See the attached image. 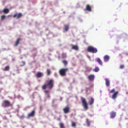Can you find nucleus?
Masks as SVG:
<instances>
[{
	"mask_svg": "<svg viewBox=\"0 0 128 128\" xmlns=\"http://www.w3.org/2000/svg\"><path fill=\"white\" fill-rule=\"evenodd\" d=\"M6 18V16L4 15H2L1 17V20H3L5 19Z\"/></svg>",
	"mask_w": 128,
	"mask_h": 128,
	"instance_id": "nucleus-28",
	"label": "nucleus"
},
{
	"mask_svg": "<svg viewBox=\"0 0 128 128\" xmlns=\"http://www.w3.org/2000/svg\"><path fill=\"white\" fill-rule=\"evenodd\" d=\"M43 76L42 73L40 72H37L36 75V76L38 78H40Z\"/></svg>",
	"mask_w": 128,
	"mask_h": 128,
	"instance_id": "nucleus-13",
	"label": "nucleus"
},
{
	"mask_svg": "<svg viewBox=\"0 0 128 128\" xmlns=\"http://www.w3.org/2000/svg\"><path fill=\"white\" fill-rule=\"evenodd\" d=\"M46 84L44 85L42 87L43 90H45L47 86L48 87L49 89H51L53 87L54 84V81L52 79H50L46 81Z\"/></svg>",
	"mask_w": 128,
	"mask_h": 128,
	"instance_id": "nucleus-1",
	"label": "nucleus"
},
{
	"mask_svg": "<svg viewBox=\"0 0 128 128\" xmlns=\"http://www.w3.org/2000/svg\"><path fill=\"white\" fill-rule=\"evenodd\" d=\"M86 120L87 125L88 126H90V121L87 118L86 119Z\"/></svg>",
	"mask_w": 128,
	"mask_h": 128,
	"instance_id": "nucleus-23",
	"label": "nucleus"
},
{
	"mask_svg": "<svg viewBox=\"0 0 128 128\" xmlns=\"http://www.w3.org/2000/svg\"><path fill=\"white\" fill-rule=\"evenodd\" d=\"M104 60L105 62H107L108 61L109 58V57L108 55L105 56L104 58Z\"/></svg>",
	"mask_w": 128,
	"mask_h": 128,
	"instance_id": "nucleus-15",
	"label": "nucleus"
},
{
	"mask_svg": "<svg viewBox=\"0 0 128 128\" xmlns=\"http://www.w3.org/2000/svg\"><path fill=\"white\" fill-rule=\"evenodd\" d=\"M71 46H72V49L76 50H78V47L77 46L74 45L72 44H71Z\"/></svg>",
	"mask_w": 128,
	"mask_h": 128,
	"instance_id": "nucleus-11",
	"label": "nucleus"
},
{
	"mask_svg": "<svg viewBox=\"0 0 128 128\" xmlns=\"http://www.w3.org/2000/svg\"><path fill=\"white\" fill-rule=\"evenodd\" d=\"M94 102V99L92 97L90 98V100L89 102V104L90 105H91Z\"/></svg>",
	"mask_w": 128,
	"mask_h": 128,
	"instance_id": "nucleus-18",
	"label": "nucleus"
},
{
	"mask_svg": "<svg viewBox=\"0 0 128 128\" xmlns=\"http://www.w3.org/2000/svg\"><path fill=\"white\" fill-rule=\"evenodd\" d=\"M50 97V96L49 95V94H47V97L48 98H49Z\"/></svg>",
	"mask_w": 128,
	"mask_h": 128,
	"instance_id": "nucleus-33",
	"label": "nucleus"
},
{
	"mask_svg": "<svg viewBox=\"0 0 128 128\" xmlns=\"http://www.w3.org/2000/svg\"><path fill=\"white\" fill-rule=\"evenodd\" d=\"M35 112L34 110H32L31 112L28 114L27 116V118H29L31 117H34V115Z\"/></svg>",
	"mask_w": 128,
	"mask_h": 128,
	"instance_id": "nucleus-7",
	"label": "nucleus"
},
{
	"mask_svg": "<svg viewBox=\"0 0 128 128\" xmlns=\"http://www.w3.org/2000/svg\"><path fill=\"white\" fill-rule=\"evenodd\" d=\"M64 30L65 31H67L68 29L69 25H66L64 26Z\"/></svg>",
	"mask_w": 128,
	"mask_h": 128,
	"instance_id": "nucleus-20",
	"label": "nucleus"
},
{
	"mask_svg": "<svg viewBox=\"0 0 128 128\" xmlns=\"http://www.w3.org/2000/svg\"><path fill=\"white\" fill-rule=\"evenodd\" d=\"M88 52L92 53H96L98 52L97 49L91 46H88L87 48Z\"/></svg>",
	"mask_w": 128,
	"mask_h": 128,
	"instance_id": "nucleus-2",
	"label": "nucleus"
},
{
	"mask_svg": "<svg viewBox=\"0 0 128 128\" xmlns=\"http://www.w3.org/2000/svg\"><path fill=\"white\" fill-rule=\"evenodd\" d=\"M91 70V68H90L89 70V71H90Z\"/></svg>",
	"mask_w": 128,
	"mask_h": 128,
	"instance_id": "nucleus-35",
	"label": "nucleus"
},
{
	"mask_svg": "<svg viewBox=\"0 0 128 128\" xmlns=\"http://www.w3.org/2000/svg\"><path fill=\"white\" fill-rule=\"evenodd\" d=\"M50 91L48 90H45L44 91V92L45 93L47 94H49Z\"/></svg>",
	"mask_w": 128,
	"mask_h": 128,
	"instance_id": "nucleus-31",
	"label": "nucleus"
},
{
	"mask_svg": "<svg viewBox=\"0 0 128 128\" xmlns=\"http://www.w3.org/2000/svg\"><path fill=\"white\" fill-rule=\"evenodd\" d=\"M105 80L106 86H109L110 85V81L108 79L106 78Z\"/></svg>",
	"mask_w": 128,
	"mask_h": 128,
	"instance_id": "nucleus-14",
	"label": "nucleus"
},
{
	"mask_svg": "<svg viewBox=\"0 0 128 128\" xmlns=\"http://www.w3.org/2000/svg\"><path fill=\"white\" fill-rule=\"evenodd\" d=\"M116 113L114 112H112L110 113V118H114L116 115Z\"/></svg>",
	"mask_w": 128,
	"mask_h": 128,
	"instance_id": "nucleus-12",
	"label": "nucleus"
},
{
	"mask_svg": "<svg viewBox=\"0 0 128 128\" xmlns=\"http://www.w3.org/2000/svg\"><path fill=\"white\" fill-rule=\"evenodd\" d=\"M81 100L84 108L86 110H87L88 108V107L85 98L82 97L81 98Z\"/></svg>",
	"mask_w": 128,
	"mask_h": 128,
	"instance_id": "nucleus-5",
	"label": "nucleus"
},
{
	"mask_svg": "<svg viewBox=\"0 0 128 128\" xmlns=\"http://www.w3.org/2000/svg\"><path fill=\"white\" fill-rule=\"evenodd\" d=\"M10 69V67L9 66H6L4 68L3 70L4 71H8Z\"/></svg>",
	"mask_w": 128,
	"mask_h": 128,
	"instance_id": "nucleus-22",
	"label": "nucleus"
},
{
	"mask_svg": "<svg viewBox=\"0 0 128 128\" xmlns=\"http://www.w3.org/2000/svg\"><path fill=\"white\" fill-rule=\"evenodd\" d=\"M3 12L5 14H7L9 12V10L7 8H4L3 10Z\"/></svg>",
	"mask_w": 128,
	"mask_h": 128,
	"instance_id": "nucleus-19",
	"label": "nucleus"
},
{
	"mask_svg": "<svg viewBox=\"0 0 128 128\" xmlns=\"http://www.w3.org/2000/svg\"><path fill=\"white\" fill-rule=\"evenodd\" d=\"M84 10L89 12H91V7L89 5L87 4L86 5V8L84 9Z\"/></svg>",
	"mask_w": 128,
	"mask_h": 128,
	"instance_id": "nucleus-10",
	"label": "nucleus"
},
{
	"mask_svg": "<svg viewBox=\"0 0 128 128\" xmlns=\"http://www.w3.org/2000/svg\"><path fill=\"white\" fill-rule=\"evenodd\" d=\"M22 64L20 65V66H24L25 64V62L24 61H22Z\"/></svg>",
	"mask_w": 128,
	"mask_h": 128,
	"instance_id": "nucleus-30",
	"label": "nucleus"
},
{
	"mask_svg": "<svg viewBox=\"0 0 128 128\" xmlns=\"http://www.w3.org/2000/svg\"><path fill=\"white\" fill-rule=\"evenodd\" d=\"M60 128H65L64 125L63 123H60Z\"/></svg>",
	"mask_w": 128,
	"mask_h": 128,
	"instance_id": "nucleus-24",
	"label": "nucleus"
},
{
	"mask_svg": "<svg viewBox=\"0 0 128 128\" xmlns=\"http://www.w3.org/2000/svg\"><path fill=\"white\" fill-rule=\"evenodd\" d=\"M115 89L114 88L110 91L109 92L110 93H114L112 96V98L113 99H115L116 98L118 93V91H116V92H115Z\"/></svg>",
	"mask_w": 128,
	"mask_h": 128,
	"instance_id": "nucleus-3",
	"label": "nucleus"
},
{
	"mask_svg": "<svg viewBox=\"0 0 128 128\" xmlns=\"http://www.w3.org/2000/svg\"><path fill=\"white\" fill-rule=\"evenodd\" d=\"M10 101L8 100H4L3 101L2 104V106L4 107H8L11 106Z\"/></svg>",
	"mask_w": 128,
	"mask_h": 128,
	"instance_id": "nucleus-4",
	"label": "nucleus"
},
{
	"mask_svg": "<svg viewBox=\"0 0 128 128\" xmlns=\"http://www.w3.org/2000/svg\"><path fill=\"white\" fill-rule=\"evenodd\" d=\"M62 63L65 65H66L68 63V62L66 60H63L62 61Z\"/></svg>",
	"mask_w": 128,
	"mask_h": 128,
	"instance_id": "nucleus-26",
	"label": "nucleus"
},
{
	"mask_svg": "<svg viewBox=\"0 0 128 128\" xmlns=\"http://www.w3.org/2000/svg\"><path fill=\"white\" fill-rule=\"evenodd\" d=\"M98 63L101 65H102V62L101 60L99 58H98L96 59Z\"/></svg>",
	"mask_w": 128,
	"mask_h": 128,
	"instance_id": "nucleus-21",
	"label": "nucleus"
},
{
	"mask_svg": "<svg viewBox=\"0 0 128 128\" xmlns=\"http://www.w3.org/2000/svg\"><path fill=\"white\" fill-rule=\"evenodd\" d=\"M70 109V108L68 106H66L63 108V110L64 113L67 114L69 112Z\"/></svg>",
	"mask_w": 128,
	"mask_h": 128,
	"instance_id": "nucleus-9",
	"label": "nucleus"
},
{
	"mask_svg": "<svg viewBox=\"0 0 128 128\" xmlns=\"http://www.w3.org/2000/svg\"><path fill=\"white\" fill-rule=\"evenodd\" d=\"M76 125V124L75 123L73 122H72V126L73 127H75Z\"/></svg>",
	"mask_w": 128,
	"mask_h": 128,
	"instance_id": "nucleus-29",
	"label": "nucleus"
},
{
	"mask_svg": "<svg viewBox=\"0 0 128 128\" xmlns=\"http://www.w3.org/2000/svg\"><path fill=\"white\" fill-rule=\"evenodd\" d=\"M47 72L48 75H49L50 73V69H47Z\"/></svg>",
	"mask_w": 128,
	"mask_h": 128,
	"instance_id": "nucleus-27",
	"label": "nucleus"
},
{
	"mask_svg": "<svg viewBox=\"0 0 128 128\" xmlns=\"http://www.w3.org/2000/svg\"><path fill=\"white\" fill-rule=\"evenodd\" d=\"M88 79L90 81H92L94 80V76L93 75H90L88 77Z\"/></svg>",
	"mask_w": 128,
	"mask_h": 128,
	"instance_id": "nucleus-16",
	"label": "nucleus"
},
{
	"mask_svg": "<svg viewBox=\"0 0 128 128\" xmlns=\"http://www.w3.org/2000/svg\"><path fill=\"white\" fill-rule=\"evenodd\" d=\"M20 40V39L19 38L17 39L16 41L15 44L14 45V46H16L18 45V44H19V42Z\"/></svg>",
	"mask_w": 128,
	"mask_h": 128,
	"instance_id": "nucleus-17",
	"label": "nucleus"
},
{
	"mask_svg": "<svg viewBox=\"0 0 128 128\" xmlns=\"http://www.w3.org/2000/svg\"><path fill=\"white\" fill-rule=\"evenodd\" d=\"M28 83L29 84V86H30V82H28Z\"/></svg>",
	"mask_w": 128,
	"mask_h": 128,
	"instance_id": "nucleus-34",
	"label": "nucleus"
},
{
	"mask_svg": "<svg viewBox=\"0 0 128 128\" xmlns=\"http://www.w3.org/2000/svg\"><path fill=\"white\" fill-rule=\"evenodd\" d=\"M22 16V14L21 13H19L18 14H15L13 16L14 18H16L17 19H18L21 17Z\"/></svg>",
	"mask_w": 128,
	"mask_h": 128,
	"instance_id": "nucleus-8",
	"label": "nucleus"
},
{
	"mask_svg": "<svg viewBox=\"0 0 128 128\" xmlns=\"http://www.w3.org/2000/svg\"><path fill=\"white\" fill-rule=\"evenodd\" d=\"M94 71L95 72H98L99 70V69L98 67H96L94 70Z\"/></svg>",
	"mask_w": 128,
	"mask_h": 128,
	"instance_id": "nucleus-25",
	"label": "nucleus"
},
{
	"mask_svg": "<svg viewBox=\"0 0 128 128\" xmlns=\"http://www.w3.org/2000/svg\"><path fill=\"white\" fill-rule=\"evenodd\" d=\"M124 68V65H121L120 66V68L121 69H122Z\"/></svg>",
	"mask_w": 128,
	"mask_h": 128,
	"instance_id": "nucleus-32",
	"label": "nucleus"
},
{
	"mask_svg": "<svg viewBox=\"0 0 128 128\" xmlns=\"http://www.w3.org/2000/svg\"><path fill=\"white\" fill-rule=\"evenodd\" d=\"M68 69L66 68H62L60 69L59 71L60 74L62 76H65L66 72L68 70Z\"/></svg>",
	"mask_w": 128,
	"mask_h": 128,
	"instance_id": "nucleus-6",
	"label": "nucleus"
}]
</instances>
